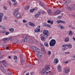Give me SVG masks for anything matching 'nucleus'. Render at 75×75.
Here are the masks:
<instances>
[{"label": "nucleus", "instance_id": "1", "mask_svg": "<svg viewBox=\"0 0 75 75\" xmlns=\"http://www.w3.org/2000/svg\"><path fill=\"white\" fill-rule=\"evenodd\" d=\"M45 69H42V71L41 72V74H45L47 71H48L49 69H50V68L48 66H46L45 67Z\"/></svg>", "mask_w": 75, "mask_h": 75}, {"label": "nucleus", "instance_id": "2", "mask_svg": "<svg viewBox=\"0 0 75 75\" xmlns=\"http://www.w3.org/2000/svg\"><path fill=\"white\" fill-rule=\"evenodd\" d=\"M43 35L44 37L47 38L49 35L48 34V30H44L43 32Z\"/></svg>", "mask_w": 75, "mask_h": 75}, {"label": "nucleus", "instance_id": "3", "mask_svg": "<svg viewBox=\"0 0 75 75\" xmlns=\"http://www.w3.org/2000/svg\"><path fill=\"white\" fill-rule=\"evenodd\" d=\"M56 44V40L54 39H52L50 42L49 44L50 47H54Z\"/></svg>", "mask_w": 75, "mask_h": 75}, {"label": "nucleus", "instance_id": "4", "mask_svg": "<svg viewBox=\"0 0 75 75\" xmlns=\"http://www.w3.org/2000/svg\"><path fill=\"white\" fill-rule=\"evenodd\" d=\"M18 10H19V9L18 8L16 10H15V12L14 13V15L16 16L15 17L17 18H18L20 17V14L18 13Z\"/></svg>", "mask_w": 75, "mask_h": 75}, {"label": "nucleus", "instance_id": "5", "mask_svg": "<svg viewBox=\"0 0 75 75\" xmlns=\"http://www.w3.org/2000/svg\"><path fill=\"white\" fill-rule=\"evenodd\" d=\"M32 48L33 50L35 51H36L37 52H39L40 51V49L37 48L35 46H33L32 47Z\"/></svg>", "mask_w": 75, "mask_h": 75}, {"label": "nucleus", "instance_id": "6", "mask_svg": "<svg viewBox=\"0 0 75 75\" xmlns=\"http://www.w3.org/2000/svg\"><path fill=\"white\" fill-rule=\"evenodd\" d=\"M44 47H41V51L42 53L43 54L45 55L46 54V52L45 51V50L44 49Z\"/></svg>", "mask_w": 75, "mask_h": 75}, {"label": "nucleus", "instance_id": "7", "mask_svg": "<svg viewBox=\"0 0 75 75\" xmlns=\"http://www.w3.org/2000/svg\"><path fill=\"white\" fill-rule=\"evenodd\" d=\"M58 59H56L54 60V65H56V64L58 63Z\"/></svg>", "mask_w": 75, "mask_h": 75}, {"label": "nucleus", "instance_id": "8", "mask_svg": "<svg viewBox=\"0 0 75 75\" xmlns=\"http://www.w3.org/2000/svg\"><path fill=\"white\" fill-rule=\"evenodd\" d=\"M69 49L72 48V45L71 44H69L65 45Z\"/></svg>", "mask_w": 75, "mask_h": 75}, {"label": "nucleus", "instance_id": "9", "mask_svg": "<svg viewBox=\"0 0 75 75\" xmlns=\"http://www.w3.org/2000/svg\"><path fill=\"white\" fill-rule=\"evenodd\" d=\"M69 69H68V68H66L65 69V71L64 72V75H66V74H68V72H69Z\"/></svg>", "mask_w": 75, "mask_h": 75}, {"label": "nucleus", "instance_id": "10", "mask_svg": "<svg viewBox=\"0 0 75 75\" xmlns=\"http://www.w3.org/2000/svg\"><path fill=\"white\" fill-rule=\"evenodd\" d=\"M29 24L30 25L31 27H35V24H34L33 23H32L31 22H29Z\"/></svg>", "mask_w": 75, "mask_h": 75}, {"label": "nucleus", "instance_id": "11", "mask_svg": "<svg viewBox=\"0 0 75 75\" xmlns=\"http://www.w3.org/2000/svg\"><path fill=\"white\" fill-rule=\"evenodd\" d=\"M41 13L40 12H38L37 14L35 15V18H37V17H38V16H40V15H41Z\"/></svg>", "mask_w": 75, "mask_h": 75}, {"label": "nucleus", "instance_id": "12", "mask_svg": "<svg viewBox=\"0 0 75 75\" xmlns=\"http://www.w3.org/2000/svg\"><path fill=\"white\" fill-rule=\"evenodd\" d=\"M71 2V0H67L64 3L65 4H68L69 3H70Z\"/></svg>", "mask_w": 75, "mask_h": 75}, {"label": "nucleus", "instance_id": "13", "mask_svg": "<svg viewBox=\"0 0 75 75\" xmlns=\"http://www.w3.org/2000/svg\"><path fill=\"white\" fill-rule=\"evenodd\" d=\"M43 26L44 27H49V28H51V25L48 24L44 25V24H43Z\"/></svg>", "mask_w": 75, "mask_h": 75}, {"label": "nucleus", "instance_id": "14", "mask_svg": "<svg viewBox=\"0 0 75 75\" xmlns=\"http://www.w3.org/2000/svg\"><path fill=\"white\" fill-rule=\"evenodd\" d=\"M47 22L48 23H50L51 25H52V24H53V23H54V22H53V21H51L50 20H48Z\"/></svg>", "mask_w": 75, "mask_h": 75}, {"label": "nucleus", "instance_id": "15", "mask_svg": "<svg viewBox=\"0 0 75 75\" xmlns=\"http://www.w3.org/2000/svg\"><path fill=\"white\" fill-rule=\"evenodd\" d=\"M58 69L59 72H61L62 70L61 69V67L60 66H59L58 67Z\"/></svg>", "mask_w": 75, "mask_h": 75}, {"label": "nucleus", "instance_id": "16", "mask_svg": "<svg viewBox=\"0 0 75 75\" xmlns=\"http://www.w3.org/2000/svg\"><path fill=\"white\" fill-rule=\"evenodd\" d=\"M61 13V11L59 10H57L55 12V14H59Z\"/></svg>", "mask_w": 75, "mask_h": 75}, {"label": "nucleus", "instance_id": "17", "mask_svg": "<svg viewBox=\"0 0 75 75\" xmlns=\"http://www.w3.org/2000/svg\"><path fill=\"white\" fill-rule=\"evenodd\" d=\"M14 29L13 28H11L9 29V31L11 32V33H13V32H14Z\"/></svg>", "mask_w": 75, "mask_h": 75}, {"label": "nucleus", "instance_id": "18", "mask_svg": "<svg viewBox=\"0 0 75 75\" xmlns=\"http://www.w3.org/2000/svg\"><path fill=\"white\" fill-rule=\"evenodd\" d=\"M38 55L39 57H41V56H42V53L41 52H39L38 53Z\"/></svg>", "mask_w": 75, "mask_h": 75}, {"label": "nucleus", "instance_id": "19", "mask_svg": "<svg viewBox=\"0 0 75 75\" xmlns=\"http://www.w3.org/2000/svg\"><path fill=\"white\" fill-rule=\"evenodd\" d=\"M21 64L22 65L24 64V62H25V60L24 59H21Z\"/></svg>", "mask_w": 75, "mask_h": 75}, {"label": "nucleus", "instance_id": "20", "mask_svg": "<svg viewBox=\"0 0 75 75\" xmlns=\"http://www.w3.org/2000/svg\"><path fill=\"white\" fill-rule=\"evenodd\" d=\"M35 11V9H32L30 10V12L31 13H32L33 12H34V11Z\"/></svg>", "mask_w": 75, "mask_h": 75}, {"label": "nucleus", "instance_id": "21", "mask_svg": "<svg viewBox=\"0 0 75 75\" xmlns=\"http://www.w3.org/2000/svg\"><path fill=\"white\" fill-rule=\"evenodd\" d=\"M41 40H42L43 41H45V38L44 36H41Z\"/></svg>", "mask_w": 75, "mask_h": 75}, {"label": "nucleus", "instance_id": "22", "mask_svg": "<svg viewBox=\"0 0 75 75\" xmlns=\"http://www.w3.org/2000/svg\"><path fill=\"white\" fill-rule=\"evenodd\" d=\"M37 30H35V32H36V33H38V32L40 31V29H37Z\"/></svg>", "mask_w": 75, "mask_h": 75}, {"label": "nucleus", "instance_id": "23", "mask_svg": "<svg viewBox=\"0 0 75 75\" xmlns=\"http://www.w3.org/2000/svg\"><path fill=\"white\" fill-rule=\"evenodd\" d=\"M44 45L45 47H48V44L47 43V42H45L44 43Z\"/></svg>", "mask_w": 75, "mask_h": 75}, {"label": "nucleus", "instance_id": "24", "mask_svg": "<svg viewBox=\"0 0 75 75\" xmlns=\"http://www.w3.org/2000/svg\"><path fill=\"white\" fill-rule=\"evenodd\" d=\"M29 8H30V6H27L26 7V8L24 7L25 10V11H27V10L29 9Z\"/></svg>", "mask_w": 75, "mask_h": 75}, {"label": "nucleus", "instance_id": "25", "mask_svg": "<svg viewBox=\"0 0 75 75\" xmlns=\"http://www.w3.org/2000/svg\"><path fill=\"white\" fill-rule=\"evenodd\" d=\"M60 28L62 29V30H63V29H64L65 28V27H64L63 25H60Z\"/></svg>", "mask_w": 75, "mask_h": 75}, {"label": "nucleus", "instance_id": "26", "mask_svg": "<svg viewBox=\"0 0 75 75\" xmlns=\"http://www.w3.org/2000/svg\"><path fill=\"white\" fill-rule=\"evenodd\" d=\"M69 38H67L64 40V41L65 42H67V41H69Z\"/></svg>", "mask_w": 75, "mask_h": 75}, {"label": "nucleus", "instance_id": "27", "mask_svg": "<svg viewBox=\"0 0 75 75\" xmlns=\"http://www.w3.org/2000/svg\"><path fill=\"white\" fill-rule=\"evenodd\" d=\"M4 16V14L3 13H0V17H2V18L3 17V16Z\"/></svg>", "mask_w": 75, "mask_h": 75}, {"label": "nucleus", "instance_id": "28", "mask_svg": "<svg viewBox=\"0 0 75 75\" xmlns=\"http://www.w3.org/2000/svg\"><path fill=\"white\" fill-rule=\"evenodd\" d=\"M2 28V29H6V27L5 26H0V28Z\"/></svg>", "mask_w": 75, "mask_h": 75}, {"label": "nucleus", "instance_id": "29", "mask_svg": "<svg viewBox=\"0 0 75 75\" xmlns=\"http://www.w3.org/2000/svg\"><path fill=\"white\" fill-rule=\"evenodd\" d=\"M69 35H72V31H70L69 32Z\"/></svg>", "mask_w": 75, "mask_h": 75}, {"label": "nucleus", "instance_id": "30", "mask_svg": "<svg viewBox=\"0 0 75 75\" xmlns=\"http://www.w3.org/2000/svg\"><path fill=\"white\" fill-rule=\"evenodd\" d=\"M29 42L30 43H31V44H32V43H33L34 42V41L33 40L31 39H30L29 40Z\"/></svg>", "mask_w": 75, "mask_h": 75}, {"label": "nucleus", "instance_id": "31", "mask_svg": "<svg viewBox=\"0 0 75 75\" xmlns=\"http://www.w3.org/2000/svg\"><path fill=\"white\" fill-rule=\"evenodd\" d=\"M5 72L7 73V74H8L10 72V70H8V69H6L5 70Z\"/></svg>", "mask_w": 75, "mask_h": 75}, {"label": "nucleus", "instance_id": "32", "mask_svg": "<svg viewBox=\"0 0 75 75\" xmlns=\"http://www.w3.org/2000/svg\"><path fill=\"white\" fill-rule=\"evenodd\" d=\"M23 38H25L28 39V36H26L25 37V36H23Z\"/></svg>", "mask_w": 75, "mask_h": 75}, {"label": "nucleus", "instance_id": "33", "mask_svg": "<svg viewBox=\"0 0 75 75\" xmlns=\"http://www.w3.org/2000/svg\"><path fill=\"white\" fill-rule=\"evenodd\" d=\"M40 12H42V14H44L45 13V11H39Z\"/></svg>", "mask_w": 75, "mask_h": 75}, {"label": "nucleus", "instance_id": "34", "mask_svg": "<svg viewBox=\"0 0 75 75\" xmlns=\"http://www.w3.org/2000/svg\"><path fill=\"white\" fill-rule=\"evenodd\" d=\"M61 20H57V21H56L57 23L58 24L61 23Z\"/></svg>", "mask_w": 75, "mask_h": 75}, {"label": "nucleus", "instance_id": "35", "mask_svg": "<svg viewBox=\"0 0 75 75\" xmlns=\"http://www.w3.org/2000/svg\"><path fill=\"white\" fill-rule=\"evenodd\" d=\"M40 5H41V6H42V7H44V4H43V3L41 2H40Z\"/></svg>", "mask_w": 75, "mask_h": 75}, {"label": "nucleus", "instance_id": "36", "mask_svg": "<svg viewBox=\"0 0 75 75\" xmlns=\"http://www.w3.org/2000/svg\"><path fill=\"white\" fill-rule=\"evenodd\" d=\"M61 23H63V24H65V23H66V22L65 21H61Z\"/></svg>", "mask_w": 75, "mask_h": 75}, {"label": "nucleus", "instance_id": "37", "mask_svg": "<svg viewBox=\"0 0 75 75\" xmlns=\"http://www.w3.org/2000/svg\"><path fill=\"white\" fill-rule=\"evenodd\" d=\"M3 40H7V41H8V38H4V39H3Z\"/></svg>", "mask_w": 75, "mask_h": 75}, {"label": "nucleus", "instance_id": "38", "mask_svg": "<svg viewBox=\"0 0 75 75\" xmlns=\"http://www.w3.org/2000/svg\"><path fill=\"white\" fill-rule=\"evenodd\" d=\"M0 69L1 71H3V70L4 69V68H3V67L1 66L0 67Z\"/></svg>", "mask_w": 75, "mask_h": 75}, {"label": "nucleus", "instance_id": "39", "mask_svg": "<svg viewBox=\"0 0 75 75\" xmlns=\"http://www.w3.org/2000/svg\"><path fill=\"white\" fill-rule=\"evenodd\" d=\"M3 65H4L5 68H6V67H7V64L6 63H4Z\"/></svg>", "mask_w": 75, "mask_h": 75}, {"label": "nucleus", "instance_id": "40", "mask_svg": "<svg viewBox=\"0 0 75 75\" xmlns=\"http://www.w3.org/2000/svg\"><path fill=\"white\" fill-rule=\"evenodd\" d=\"M2 62L3 64H5V63H6V61L5 60L2 61V62Z\"/></svg>", "mask_w": 75, "mask_h": 75}, {"label": "nucleus", "instance_id": "41", "mask_svg": "<svg viewBox=\"0 0 75 75\" xmlns=\"http://www.w3.org/2000/svg\"><path fill=\"white\" fill-rule=\"evenodd\" d=\"M8 75H11L12 74V73H11V71H9V72H8Z\"/></svg>", "mask_w": 75, "mask_h": 75}, {"label": "nucleus", "instance_id": "42", "mask_svg": "<svg viewBox=\"0 0 75 75\" xmlns=\"http://www.w3.org/2000/svg\"><path fill=\"white\" fill-rule=\"evenodd\" d=\"M14 59H15V60H17V57L15 56L14 57Z\"/></svg>", "mask_w": 75, "mask_h": 75}, {"label": "nucleus", "instance_id": "43", "mask_svg": "<svg viewBox=\"0 0 75 75\" xmlns=\"http://www.w3.org/2000/svg\"><path fill=\"white\" fill-rule=\"evenodd\" d=\"M47 11L49 13H51L52 12V11L50 10H49Z\"/></svg>", "mask_w": 75, "mask_h": 75}, {"label": "nucleus", "instance_id": "44", "mask_svg": "<svg viewBox=\"0 0 75 75\" xmlns=\"http://www.w3.org/2000/svg\"><path fill=\"white\" fill-rule=\"evenodd\" d=\"M3 8L5 10H7V7H6V6H4Z\"/></svg>", "mask_w": 75, "mask_h": 75}, {"label": "nucleus", "instance_id": "45", "mask_svg": "<svg viewBox=\"0 0 75 75\" xmlns=\"http://www.w3.org/2000/svg\"><path fill=\"white\" fill-rule=\"evenodd\" d=\"M9 34V32H7L5 34H6V35H8V34Z\"/></svg>", "mask_w": 75, "mask_h": 75}, {"label": "nucleus", "instance_id": "46", "mask_svg": "<svg viewBox=\"0 0 75 75\" xmlns=\"http://www.w3.org/2000/svg\"><path fill=\"white\" fill-rule=\"evenodd\" d=\"M40 26L39 25L38 26V27L36 28V29H40Z\"/></svg>", "mask_w": 75, "mask_h": 75}, {"label": "nucleus", "instance_id": "47", "mask_svg": "<svg viewBox=\"0 0 75 75\" xmlns=\"http://www.w3.org/2000/svg\"><path fill=\"white\" fill-rule=\"evenodd\" d=\"M23 23H26L27 21H26L25 20L23 19Z\"/></svg>", "mask_w": 75, "mask_h": 75}, {"label": "nucleus", "instance_id": "48", "mask_svg": "<svg viewBox=\"0 0 75 75\" xmlns=\"http://www.w3.org/2000/svg\"><path fill=\"white\" fill-rule=\"evenodd\" d=\"M8 39L9 40H10L11 41V40H12V37H9Z\"/></svg>", "mask_w": 75, "mask_h": 75}, {"label": "nucleus", "instance_id": "49", "mask_svg": "<svg viewBox=\"0 0 75 75\" xmlns=\"http://www.w3.org/2000/svg\"><path fill=\"white\" fill-rule=\"evenodd\" d=\"M27 39H26V38H25L24 40V42H27Z\"/></svg>", "mask_w": 75, "mask_h": 75}, {"label": "nucleus", "instance_id": "50", "mask_svg": "<svg viewBox=\"0 0 75 75\" xmlns=\"http://www.w3.org/2000/svg\"><path fill=\"white\" fill-rule=\"evenodd\" d=\"M48 54L49 55H50L51 54V51H49L48 52Z\"/></svg>", "mask_w": 75, "mask_h": 75}, {"label": "nucleus", "instance_id": "51", "mask_svg": "<svg viewBox=\"0 0 75 75\" xmlns=\"http://www.w3.org/2000/svg\"><path fill=\"white\" fill-rule=\"evenodd\" d=\"M2 20V18L1 17V16H0V23L1 22Z\"/></svg>", "mask_w": 75, "mask_h": 75}, {"label": "nucleus", "instance_id": "52", "mask_svg": "<svg viewBox=\"0 0 75 75\" xmlns=\"http://www.w3.org/2000/svg\"><path fill=\"white\" fill-rule=\"evenodd\" d=\"M6 32V30L4 31H2V34H4V33H5Z\"/></svg>", "mask_w": 75, "mask_h": 75}, {"label": "nucleus", "instance_id": "53", "mask_svg": "<svg viewBox=\"0 0 75 75\" xmlns=\"http://www.w3.org/2000/svg\"><path fill=\"white\" fill-rule=\"evenodd\" d=\"M20 58H21V59H23V56L22 55H21L20 56Z\"/></svg>", "mask_w": 75, "mask_h": 75}, {"label": "nucleus", "instance_id": "54", "mask_svg": "<svg viewBox=\"0 0 75 75\" xmlns=\"http://www.w3.org/2000/svg\"><path fill=\"white\" fill-rule=\"evenodd\" d=\"M8 3H9L10 6H11V3L10 2V1H9Z\"/></svg>", "mask_w": 75, "mask_h": 75}, {"label": "nucleus", "instance_id": "55", "mask_svg": "<svg viewBox=\"0 0 75 75\" xmlns=\"http://www.w3.org/2000/svg\"><path fill=\"white\" fill-rule=\"evenodd\" d=\"M68 9L69 10H70L72 9V8H71V7H69L68 8Z\"/></svg>", "mask_w": 75, "mask_h": 75}, {"label": "nucleus", "instance_id": "56", "mask_svg": "<svg viewBox=\"0 0 75 75\" xmlns=\"http://www.w3.org/2000/svg\"><path fill=\"white\" fill-rule=\"evenodd\" d=\"M4 20H6L7 19V17L6 16H4Z\"/></svg>", "mask_w": 75, "mask_h": 75}, {"label": "nucleus", "instance_id": "57", "mask_svg": "<svg viewBox=\"0 0 75 75\" xmlns=\"http://www.w3.org/2000/svg\"><path fill=\"white\" fill-rule=\"evenodd\" d=\"M72 29H73V30H74V29H75V27H71Z\"/></svg>", "mask_w": 75, "mask_h": 75}, {"label": "nucleus", "instance_id": "58", "mask_svg": "<svg viewBox=\"0 0 75 75\" xmlns=\"http://www.w3.org/2000/svg\"><path fill=\"white\" fill-rule=\"evenodd\" d=\"M58 18H59L60 19H61V18H62V17H61V16H59L58 17Z\"/></svg>", "mask_w": 75, "mask_h": 75}, {"label": "nucleus", "instance_id": "59", "mask_svg": "<svg viewBox=\"0 0 75 75\" xmlns=\"http://www.w3.org/2000/svg\"><path fill=\"white\" fill-rule=\"evenodd\" d=\"M8 47H6V50H8Z\"/></svg>", "mask_w": 75, "mask_h": 75}, {"label": "nucleus", "instance_id": "60", "mask_svg": "<svg viewBox=\"0 0 75 75\" xmlns=\"http://www.w3.org/2000/svg\"><path fill=\"white\" fill-rule=\"evenodd\" d=\"M14 6H16V5H17V3H15L13 4Z\"/></svg>", "mask_w": 75, "mask_h": 75}, {"label": "nucleus", "instance_id": "61", "mask_svg": "<svg viewBox=\"0 0 75 75\" xmlns=\"http://www.w3.org/2000/svg\"><path fill=\"white\" fill-rule=\"evenodd\" d=\"M61 26V25H58L57 27H58V28H60V27Z\"/></svg>", "mask_w": 75, "mask_h": 75}, {"label": "nucleus", "instance_id": "62", "mask_svg": "<svg viewBox=\"0 0 75 75\" xmlns=\"http://www.w3.org/2000/svg\"><path fill=\"white\" fill-rule=\"evenodd\" d=\"M30 74L31 75H33V74H34V73L31 72V73H30Z\"/></svg>", "mask_w": 75, "mask_h": 75}, {"label": "nucleus", "instance_id": "63", "mask_svg": "<svg viewBox=\"0 0 75 75\" xmlns=\"http://www.w3.org/2000/svg\"><path fill=\"white\" fill-rule=\"evenodd\" d=\"M62 46L63 47H66V45H63Z\"/></svg>", "mask_w": 75, "mask_h": 75}, {"label": "nucleus", "instance_id": "64", "mask_svg": "<svg viewBox=\"0 0 75 75\" xmlns=\"http://www.w3.org/2000/svg\"><path fill=\"white\" fill-rule=\"evenodd\" d=\"M65 54H69V52H66V53H65Z\"/></svg>", "mask_w": 75, "mask_h": 75}]
</instances>
